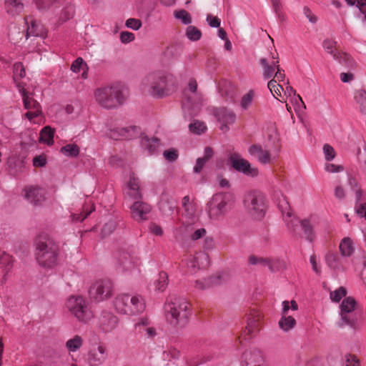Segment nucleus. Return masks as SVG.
Wrapping results in <instances>:
<instances>
[{"label": "nucleus", "mask_w": 366, "mask_h": 366, "mask_svg": "<svg viewBox=\"0 0 366 366\" xmlns=\"http://www.w3.org/2000/svg\"><path fill=\"white\" fill-rule=\"evenodd\" d=\"M35 257L38 264L44 268L51 269L57 264L59 246L47 234H39L34 240Z\"/></svg>", "instance_id": "nucleus-1"}, {"label": "nucleus", "mask_w": 366, "mask_h": 366, "mask_svg": "<svg viewBox=\"0 0 366 366\" xmlns=\"http://www.w3.org/2000/svg\"><path fill=\"white\" fill-rule=\"evenodd\" d=\"M144 84L149 87V92L155 98L169 96L175 89L176 82L173 75L162 71L148 74Z\"/></svg>", "instance_id": "nucleus-2"}, {"label": "nucleus", "mask_w": 366, "mask_h": 366, "mask_svg": "<svg viewBox=\"0 0 366 366\" xmlns=\"http://www.w3.org/2000/svg\"><path fill=\"white\" fill-rule=\"evenodd\" d=\"M167 320L174 327H184L191 315L189 304L182 297H172L164 307Z\"/></svg>", "instance_id": "nucleus-3"}, {"label": "nucleus", "mask_w": 366, "mask_h": 366, "mask_svg": "<svg viewBox=\"0 0 366 366\" xmlns=\"http://www.w3.org/2000/svg\"><path fill=\"white\" fill-rule=\"evenodd\" d=\"M124 86L120 84L97 89L94 92L96 101L105 109H113L124 104L125 97L123 93Z\"/></svg>", "instance_id": "nucleus-4"}, {"label": "nucleus", "mask_w": 366, "mask_h": 366, "mask_svg": "<svg viewBox=\"0 0 366 366\" xmlns=\"http://www.w3.org/2000/svg\"><path fill=\"white\" fill-rule=\"evenodd\" d=\"M116 310L121 314L135 315L144 310L145 305L140 296L128 294L118 295L114 302Z\"/></svg>", "instance_id": "nucleus-5"}, {"label": "nucleus", "mask_w": 366, "mask_h": 366, "mask_svg": "<svg viewBox=\"0 0 366 366\" xmlns=\"http://www.w3.org/2000/svg\"><path fill=\"white\" fill-rule=\"evenodd\" d=\"M265 196L259 191L249 192L244 199V204L249 214L255 219H262L266 212Z\"/></svg>", "instance_id": "nucleus-6"}, {"label": "nucleus", "mask_w": 366, "mask_h": 366, "mask_svg": "<svg viewBox=\"0 0 366 366\" xmlns=\"http://www.w3.org/2000/svg\"><path fill=\"white\" fill-rule=\"evenodd\" d=\"M69 312L79 321L86 322L92 317V312L86 300L81 296L71 297L66 302Z\"/></svg>", "instance_id": "nucleus-7"}, {"label": "nucleus", "mask_w": 366, "mask_h": 366, "mask_svg": "<svg viewBox=\"0 0 366 366\" xmlns=\"http://www.w3.org/2000/svg\"><path fill=\"white\" fill-rule=\"evenodd\" d=\"M114 285L110 280L104 279L96 281L89 288L90 298L97 302H101L113 295Z\"/></svg>", "instance_id": "nucleus-8"}, {"label": "nucleus", "mask_w": 366, "mask_h": 366, "mask_svg": "<svg viewBox=\"0 0 366 366\" xmlns=\"http://www.w3.org/2000/svg\"><path fill=\"white\" fill-rule=\"evenodd\" d=\"M229 161L234 169L246 176L255 177L259 174L258 169L252 167L251 164L247 159L241 158L238 153L231 154Z\"/></svg>", "instance_id": "nucleus-9"}, {"label": "nucleus", "mask_w": 366, "mask_h": 366, "mask_svg": "<svg viewBox=\"0 0 366 366\" xmlns=\"http://www.w3.org/2000/svg\"><path fill=\"white\" fill-rule=\"evenodd\" d=\"M115 257L118 264L124 270H130L139 264V259L134 255V252L132 249H119L115 254Z\"/></svg>", "instance_id": "nucleus-10"}, {"label": "nucleus", "mask_w": 366, "mask_h": 366, "mask_svg": "<svg viewBox=\"0 0 366 366\" xmlns=\"http://www.w3.org/2000/svg\"><path fill=\"white\" fill-rule=\"evenodd\" d=\"M129 209L131 217L138 222L147 220L148 214L152 211L151 205L143 201L134 202Z\"/></svg>", "instance_id": "nucleus-11"}, {"label": "nucleus", "mask_w": 366, "mask_h": 366, "mask_svg": "<svg viewBox=\"0 0 366 366\" xmlns=\"http://www.w3.org/2000/svg\"><path fill=\"white\" fill-rule=\"evenodd\" d=\"M214 115L217 121L221 123L219 129L223 132L229 131L228 124L234 123L236 120L235 114L225 107L215 109L214 110Z\"/></svg>", "instance_id": "nucleus-12"}, {"label": "nucleus", "mask_w": 366, "mask_h": 366, "mask_svg": "<svg viewBox=\"0 0 366 366\" xmlns=\"http://www.w3.org/2000/svg\"><path fill=\"white\" fill-rule=\"evenodd\" d=\"M142 194L140 190L139 180L134 176H131L124 192L125 201H142Z\"/></svg>", "instance_id": "nucleus-13"}, {"label": "nucleus", "mask_w": 366, "mask_h": 366, "mask_svg": "<svg viewBox=\"0 0 366 366\" xmlns=\"http://www.w3.org/2000/svg\"><path fill=\"white\" fill-rule=\"evenodd\" d=\"M356 306V301L352 297H345L341 305H340V310H341V317L342 321L348 325L352 326L354 325V321L352 320H350L347 314L350 312H352Z\"/></svg>", "instance_id": "nucleus-14"}, {"label": "nucleus", "mask_w": 366, "mask_h": 366, "mask_svg": "<svg viewBox=\"0 0 366 366\" xmlns=\"http://www.w3.org/2000/svg\"><path fill=\"white\" fill-rule=\"evenodd\" d=\"M118 324V318L109 312H103L99 320V327L105 332L113 330Z\"/></svg>", "instance_id": "nucleus-15"}, {"label": "nucleus", "mask_w": 366, "mask_h": 366, "mask_svg": "<svg viewBox=\"0 0 366 366\" xmlns=\"http://www.w3.org/2000/svg\"><path fill=\"white\" fill-rule=\"evenodd\" d=\"M24 191L25 198L35 206L41 205L45 199L43 191L39 187L31 186L26 187Z\"/></svg>", "instance_id": "nucleus-16"}, {"label": "nucleus", "mask_w": 366, "mask_h": 366, "mask_svg": "<svg viewBox=\"0 0 366 366\" xmlns=\"http://www.w3.org/2000/svg\"><path fill=\"white\" fill-rule=\"evenodd\" d=\"M107 358L106 348L99 345L89 352L88 362L90 366L100 365Z\"/></svg>", "instance_id": "nucleus-17"}, {"label": "nucleus", "mask_w": 366, "mask_h": 366, "mask_svg": "<svg viewBox=\"0 0 366 366\" xmlns=\"http://www.w3.org/2000/svg\"><path fill=\"white\" fill-rule=\"evenodd\" d=\"M249 152L251 155L257 157L262 164H266L270 162V154L269 151L264 150L259 144H252L249 148Z\"/></svg>", "instance_id": "nucleus-18"}, {"label": "nucleus", "mask_w": 366, "mask_h": 366, "mask_svg": "<svg viewBox=\"0 0 366 366\" xmlns=\"http://www.w3.org/2000/svg\"><path fill=\"white\" fill-rule=\"evenodd\" d=\"M26 38L31 36L45 38L47 35V29L44 24H26Z\"/></svg>", "instance_id": "nucleus-19"}, {"label": "nucleus", "mask_w": 366, "mask_h": 366, "mask_svg": "<svg viewBox=\"0 0 366 366\" xmlns=\"http://www.w3.org/2000/svg\"><path fill=\"white\" fill-rule=\"evenodd\" d=\"M5 9L8 14L16 16L24 10V4L22 0H6Z\"/></svg>", "instance_id": "nucleus-20"}, {"label": "nucleus", "mask_w": 366, "mask_h": 366, "mask_svg": "<svg viewBox=\"0 0 366 366\" xmlns=\"http://www.w3.org/2000/svg\"><path fill=\"white\" fill-rule=\"evenodd\" d=\"M160 141L158 138H148L147 136L142 137V147L148 151L149 154H154L159 146Z\"/></svg>", "instance_id": "nucleus-21"}, {"label": "nucleus", "mask_w": 366, "mask_h": 366, "mask_svg": "<svg viewBox=\"0 0 366 366\" xmlns=\"http://www.w3.org/2000/svg\"><path fill=\"white\" fill-rule=\"evenodd\" d=\"M21 94L23 98L24 107L26 109L41 110L40 104L33 97H31L26 90L23 89Z\"/></svg>", "instance_id": "nucleus-22"}, {"label": "nucleus", "mask_w": 366, "mask_h": 366, "mask_svg": "<svg viewBox=\"0 0 366 366\" xmlns=\"http://www.w3.org/2000/svg\"><path fill=\"white\" fill-rule=\"evenodd\" d=\"M334 59L339 61L340 64L345 66L347 69H354L356 66L355 61L350 55L345 52L340 51Z\"/></svg>", "instance_id": "nucleus-23"}, {"label": "nucleus", "mask_w": 366, "mask_h": 366, "mask_svg": "<svg viewBox=\"0 0 366 366\" xmlns=\"http://www.w3.org/2000/svg\"><path fill=\"white\" fill-rule=\"evenodd\" d=\"M54 129L49 126L44 127L40 133L39 142L47 145L54 144Z\"/></svg>", "instance_id": "nucleus-24"}, {"label": "nucleus", "mask_w": 366, "mask_h": 366, "mask_svg": "<svg viewBox=\"0 0 366 366\" xmlns=\"http://www.w3.org/2000/svg\"><path fill=\"white\" fill-rule=\"evenodd\" d=\"M339 249L342 256L350 257L354 252L352 239L349 237L343 238L340 243Z\"/></svg>", "instance_id": "nucleus-25"}, {"label": "nucleus", "mask_w": 366, "mask_h": 366, "mask_svg": "<svg viewBox=\"0 0 366 366\" xmlns=\"http://www.w3.org/2000/svg\"><path fill=\"white\" fill-rule=\"evenodd\" d=\"M248 261L250 264H261L262 266H267L271 272H274L272 261L269 258L258 257L254 255H251L249 256Z\"/></svg>", "instance_id": "nucleus-26"}, {"label": "nucleus", "mask_w": 366, "mask_h": 366, "mask_svg": "<svg viewBox=\"0 0 366 366\" xmlns=\"http://www.w3.org/2000/svg\"><path fill=\"white\" fill-rule=\"evenodd\" d=\"M259 63L263 67V76L265 79H270L274 74H275V69L277 70L276 66L273 64V61L271 64H269L267 59L262 58L259 60Z\"/></svg>", "instance_id": "nucleus-27"}, {"label": "nucleus", "mask_w": 366, "mask_h": 366, "mask_svg": "<svg viewBox=\"0 0 366 366\" xmlns=\"http://www.w3.org/2000/svg\"><path fill=\"white\" fill-rule=\"evenodd\" d=\"M325 261L327 266L332 269L335 270L340 268V257L337 253L328 252L325 255Z\"/></svg>", "instance_id": "nucleus-28"}, {"label": "nucleus", "mask_w": 366, "mask_h": 366, "mask_svg": "<svg viewBox=\"0 0 366 366\" xmlns=\"http://www.w3.org/2000/svg\"><path fill=\"white\" fill-rule=\"evenodd\" d=\"M296 325V320L292 316L282 315L279 321L280 327L285 332L292 329Z\"/></svg>", "instance_id": "nucleus-29"}, {"label": "nucleus", "mask_w": 366, "mask_h": 366, "mask_svg": "<svg viewBox=\"0 0 366 366\" xmlns=\"http://www.w3.org/2000/svg\"><path fill=\"white\" fill-rule=\"evenodd\" d=\"M83 344V340L81 336L76 335L73 338L69 339L66 342V347L69 352H76Z\"/></svg>", "instance_id": "nucleus-30"}, {"label": "nucleus", "mask_w": 366, "mask_h": 366, "mask_svg": "<svg viewBox=\"0 0 366 366\" xmlns=\"http://www.w3.org/2000/svg\"><path fill=\"white\" fill-rule=\"evenodd\" d=\"M60 151L66 157H76L79 154V147L75 144H69L62 147Z\"/></svg>", "instance_id": "nucleus-31"}, {"label": "nucleus", "mask_w": 366, "mask_h": 366, "mask_svg": "<svg viewBox=\"0 0 366 366\" xmlns=\"http://www.w3.org/2000/svg\"><path fill=\"white\" fill-rule=\"evenodd\" d=\"M355 99L359 104L360 111L366 114V91L363 89L357 90L355 92Z\"/></svg>", "instance_id": "nucleus-32"}, {"label": "nucleus", "mask_w": 366, "mask_h": 366, "mask_svg": "<svg viewBox=\"0 0 366 366\" xmlns=\"http://www.w3.org/2000/svg\"><path fill=\"white\" fill-rule=\"evenodd\" d=\"M302 229L304 231L305 234L306 235V239L312 242L315 238V234L313 233L312 226L311 225L310 221L307 219H302L300 221Z\"/></svg>", "instance_id": "nucleus-33"}, {"label": "nucleus", "mask_w": 366, "mask_h": 366, "mask_svg": "<svg viewBox=\"0 0 366 366\" xmlns=\"http://www.w3.org/2000/svg\"><path fill=\"white\" fill-rule=\"evenodd\" d=\"M12 257L5 252H3L0 255V268L4 269V271L7 273L12 268Z\"/></svg>", "instance_id": "nucleus-34"}, {"label": "nucleus", "mask_w": 366, "mask_h": 366, "mask_svg": "<svg viewBox=\"0 0 366 366\" xmlns=\"http://www.w3.org/2000/svg\"><path fill=\"white\" fill-rule=\"evenodd\" d=\"M277 206L283 215L286 214L287 217H291V208L286 197L282 196V197L279 199Z\"/></svg>", "instance_id": "nucleus-35"}, {"label": "nucleus", "mask_w": 366, "mask_h": 366, "mask_svg": "<svg viewBox=\"0 0 366 366\" xmlns=\"http://www.w3.org/2000/svg\"><path fill=\"white\" fill-rule=\"evenodd\" d=\"M227 203L226 202L222 200L219 203H218L217 205H214L213 202L211 203L209 209V214L210 216L215 215L218 216L220 214H222L225 212V207H226Z\"/></svg>", "instance_id": "nucleus-36"}, {"label": "nucleus", "mask_w": 366, "mask_h": 366, "mask_svg": "<svg viewBox=\"0 0 366 366\" xmlns=\"http://www.w3.org/2000/svg\"><path fill=\"white\" fill-rule=\"evenodd\" d=\"M189 200L190 198L188 195L184 196L182 198V207L184 208L185 215L190 218L194 216L195 213V209L194 207V205L192 203H190Z\"/></svg>", "instance_id": "nucleus-37"}, {"label": "nucleus", "mask_w": 366, "mask_h": 366, "mask_svg": "<svg viewBox=\"0 0 366 366\" xmlns=\"http://www.w3.org/2000/svg\"><path fill=\"white\" fill-rule=\"evenodd\" d=\"M336 44L337 42L335 40L330 39L324 40L322 43L323 48L328 54H331L333 58H335V56H336V55L340 52L336 49Z\"/></svg>", "instance_id": "nucleus-38"}, {"label": "nucleus", "mask_w": 366, "mask_h": 366, "mask_svg": "<svg viewBox=\"0 0 366 366\" xmlns=\"http://www.w3.org/2000/svg\"><path fill=\"white\" fill-rule=\"evenodd\" d=\"M186 36L193 41H198L202 36L201 31L197 27L190 25L186 29Z\"/></svg>", "instance_id": "nucleus-39"}, {"label": "nucleus", "mask_w": 366, "mask_h": 366, "mask_svg": "<svg viewBox=\"0 0 366 366\" xmlns=\"http://www.w3.org/2000/svg\"><path fill=\"white\" fill-rule=\"evenodd\" d=\"M189 128L191 132L197 134H201L204 133L207 130V127L204 122L195 120L194 122L189 125Z\"/></svg>", "instance_id": "nucleus-40"}, {"label": "nucleus", "mask_w": 366, "mask_h": 366, "mask_svg": "<svg viewBox=\"0 0 366 366\" xmlns=\"http://www.w3.org/2000/svg\"><path fill=\"white\" fill-rule=\"evenodd\" d=\"M267 87L274 97L276 98L277 96H281V92L284 90L283 86L280 84L277 83V80L274 79L269 81L267 84Z\"/></svg>", "instance_id": "nucleus-41"}, {"label": "nucleus", "mask_w": 366, "mask_h": 366, "mask_svg": "<svg viewBox=\"0 0 366 366\" xmlns=\"http://www.w3.org/2000/svg\"><path fill=\"white\" fill-rule=\"evenodd\" d=\"M168 285V275L164 272H161L159 274V278L156 281V287L158 290L163 291L165 290Z\"/></svg>", "instance_id": "nucleus-42"}, {"label": "nucleus", "mask_w": 366, "mask_h": 366, "mask_svg": "<svg viewBox=\"0 0 366 366\" xmlns=\"http://www.w3.org/2000/svg\"><path fill=\"white\" fill-rule=\"evenodd\" d=\"M26 76L24 66L21 62H16L14 64V79L16 81V78L22 79Z\"/></svg>", "instance_id": "nucleus-43"}, {"label": "nucleus", "mask_w": 366, "mask_h": 366, "mask_svg": "<svg viewBox=\"0 0 366 366\" xmlns=\"http://www.w3.org/2000/svg\"><path fill=\"white\" fill-rule=\"evenodd\" d=\"M347 295V290L344 287H340L337 290L330 293V298L332 302H339L341 299Z\"/></svg>", "instance_id": "nucleus-44"}, {"label": "nucleus", "mask_w": 366, "mask_h": 366, "mask_svg": "<svg viewBox=\"0 0 366 366\" xmlns=\"http://www.w3.org/2000/svg\"><path fill=\"white\" fill-rule=\"evenodd\" d=\"M273 59H276V60L273 61V64L276 66L277 71L274 74V79L277 81H283L285 78V71L280 67L279 65V59L278 55L277 54V57L273 56Z\"/></svg>", "instance_id": "nucleus-45"}, {"label": "nucleus", "mask_w": 366, "mask_h": 366, "mask_svg": "<svg viewBox=\"0 0 366 366\" xmlns=\"http://www.w3.org/2000/svg\"><path fill=\"white\" fill-rule=\"evenodd\" d=\"M254 91L249 90L246 94H244L241 99V107L244 109H248V107L250 106L253 97H254Z\"/></svg>", "instance_id": "nucleus-46"}, {"label": "nucleus", "mask_w": 366, "mask_h": 366, "mask_svg": "<svg viewBox=\"0 0 366 366\" xmlns=\"http://www.w3.org/2000/svg\"><path fill=\"white\" fill-rule=\"evenodd\" d=\"M56 0H34L36 8L39 11H46L49 9Z\"/></svg>", "instance_id": "nucleus-47"}, {"label": "nucleus", "mask_w": 366, "mask_h": 366, "mask_svg": "<svg viewBox=\"0 0 366 366\" xmlns=\"http://www.w3.org/2000/svg\"><path fill=\"white\" fill-rule=\"evenodd\" d=\"M174 16L177 19L182 20V23H191V17L189 14L184 9L175 11Z\"/></svg>", "instance_id": "nucleus-48"}, {"label": "nucleus", "mask_w": 366, "mask_h": 366, "mask_svg": "<svg viewBox=\"0 0 366 366\" xmlns=\"http://www.w3.org/2000/svg\"><path fill=\"white\" fill-rule=\"evenodd\" d=\"M116 228V223L113 220H110L105 223L102 229V235L104 237L112 234Z\"/></svg>", "instance_id": "nucleus-49"}, {"label": "nucleus", "mask_w": 366, "mask_h": 366, "mask_svg": "<svg viewBox=\"0 0 366 366\" xmlns=\"http://www.w3.org/2000/svg\"><path fill=\"white\" fill-rule=\"evenodd\" d=\"M163 156L167 161L172 162L177 159L179 157L178 151L174 148L165 150Z\"/></svg>", "instance_id": "nucleus-50"}, {"label": "nucleus", "mask_w": 366, "mask_h": 366, "mask_svg": "<svg viewBox=\"0 0 366 366\" xmlns=\"http://www.w3.org/2000/svg\"><path fill=\"white\" fill-rule=\"evenodd\" d=\"M74 14V7L71 6H67L62 10L60 19L62 21H66L71 19Z\"/></svg>", "instance_id": "nucleus-51"}, {"label": "nucleus", "mask_w": 366, "mask_h": 366, "mask_svg": "<svg viewBox=\"0 0 366 366\" xmlns=\"http://www.w3.org/2000/svg\"><path fill=\"white\" fill-rule=\"evenodd\" d=\"M323 151L327 161L332 160L335 157V152L332 147L326 144L323 147Z\"/></svg>", "instance_id": "nucleus-52"}, {"label": "nucleus", "mask_w": 366, "mask_h": 366, "mask_svg": "<svg viewBox=\"0 0 366 366\" xmlns=\"http://www.w3.org/2000/svg\"><path fill=\"white\" fill-rule=\"evenodd\" d=\"M46 157L44 154L38 155L33 159V166L34 167H42L46 164Z\"/></svg>", "instance_id": "nucleus-53"}, {"label": "nucleus", "mask_w": 366, "mask_h": 366, "mask_svg": "<svg viewBox=\"0 0 366 366\" xmlns=\"http://www.w3.org/2000/svg\"><path fill=\"white\" fill-rule=\"evenodd\" d=\"M174 206L171 204L169 201L162 202L160 204V209L166 214H172L174 212Z\"/></svg>", "instance_id": "nucleus-54"}, {"label": "nucleus", "mask_w": 366, "mask_h": 366, "mask_svg": "<svg viewBox=\"0 0 366 366\" xmlns=\"http://www.w3.org/2000/svg\"><path fill=\"white\" fill-rule=\"evenodd\" d=\"M134 39V35L129 31H122L120 34V40L122 43L127 44Z\"/></svg>", "instance_id": "nucleus-55"}, {"label": "nucleus", "mask_w": 366, "mask_h": 366, "mask_svg": "<svg viewBox=\"0 0 366 366\" xmlns=\"http://www.w3.org/2000/svg\"><path fill=\"white\" fill-rule=\"evenodd\" d=\"M149 229L151 233L157 236H162L163 234V230L161 226L151 222L149 225Z\"/></svg>", "instance_id": "nucleus-56"}, {"label": "nucleus", "mask_w": 366, "mask_h": 366, "mask_svg": "<svg viewBox=\"0 0 366 366\" xmlns=\"http://www.w3.org/2000/svg\"><path fill=\"white\" fill-rule=\"evenodd\" d=\"M139 129V127H137V126H131L129 127H127V128H122L120 129V132H119V134L122 137H129V138H132L134 136L132 135V134H128L127 135L126 134L127 133H129L130 131H132L134 132H137L138 130Z\"/></svg>", "instance_id": "nucleus-57"}, {"label": "nucleus", "mask_w": 366, "mask_h": 366, "mask_svg": "<svg viewBox=\"0 0 366 366\" xmlns=\"http://www.w3.org/2000/svg\"><path fill=\"white\" fill-rule=\"evenodd\" d=\"M84 64L82 58L79 57L71 64V69L74 72H79L81 66Z\"/></svg>", "instance_id": "nucleus-58"}, {"label": "nucleus", "mask_w": 366, "mask_h": 366, "mask_svg": "<svg viewBox=\"0 0 366 366\" xmlns=\"http://www.w3.org/2000/svg\"><path fill=\"white\" fill-rule=\"evenodd\" d=\"M206 233L207 231L204 228L198 229L191 234V239L194 241L197 240L205 236Z\"/></svg>", "instance_id": "nucleus-59"}, {"label": "nucleus", "mask_w": 366, "mask_h": 366, "mask_svg": "<svg viewBox=\"0 0 366 366\" xmlns=\"http://www.w3.org/2000/svg\"><path fill=\"white\" fill-rule=\"evenodd\" d=\"M206 163H207V162L204 161L201 157L197 158V159L196 161V164L193 169L194 172L197 173V174L200 173Z\"/></svg>", "instance_id": "nucleus-60"}, {"label": "nucleus", "mask_w": 366, "mask_h": 366, "mask_svg": "<svg viewBox=\"0 0 366 366\" xmlns=\"http://www.w3.org/2000/svg\"><path fill=\"white\" fill-rule=\"evenodd\" d=\"M345 357L347 362L346 366H358L359 360L355 355H347L345 356Z\"/></svg>", "instance_id": "nucleus-61"}, {"label": "nucleus", "mask_w": 366, "mask_h": 366, "mask_svg": "<svg viewBox=\"0 0 366 366\" xmlns=\"http://www.w3.org/2000/svg\"><path fill=\"white\" fill-rule=\"evenodd\" d=\"M149 324V320L147 317H142L140 319L139 322L135 324V328L139 330V332H142V330L147 327Z\"/></svg>", "instance_id": "nucleus-62"}, {"label": "nucleus", "mask_w": 366, "mask_h": 366, "mask_svg": "<svg viewBox=\"0 0 366 366\" xmlns=\"http://www.w3.org/2000/svg\"><path fill=\"white\" fill-rule=\"evenodd\" d=\"M214 151L210 147H206L204 149V156L201 157L207 162L213 157Z\"/></svg>", "instance_id": "nucleus-63"}, {"label": "nucleus", "mask_w": 366, "mask_h": 366, "mask_svg": "<svg viewBox=\"0 0 366 366\" xmlns=\"http://www.w3.org/2000/svg\"><path fill=\"white\" fill-rule=\"evenodd\" d=\"M41 114V110H28V112L25 114V117L29 120H32L33 119L38 117Z\"/></svg>", "instance_id": "nucleus-64"}]
</instances>
